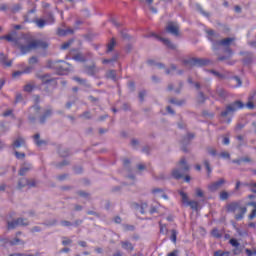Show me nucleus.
<instances>
[{
	"label": "nucleus",
	"mask_w": 256,
	"mask_h": 256,
	"mask_svg": "<svg viewBox=\"0 0 256 256\" xmlns=\"http://www.w3.org/2000/svg\"><path fill=\"white\" fill-rule=\"evenodd\" d=\"M167 256H179V250H173L172 252L168 253Z\"/></svg>",
	"instance_id": "nucleus-58"
},
{
	"label": "nucleus",
	"mask_w": 256,
	"mask_h": 256,
	"mask_svg": "<svg viewBox=\"0 0 256 256\" xmlns=\"http://www.w3.org/2000/svg\"><path fill=\"white\" fill-rule=\"evenodd\" d=\"M67 63L65 61H48L47 67L48 69H55L58 75H67L69 70L65 68Z\"/></svg>",
	"instance_id": "nucleus-6"
},
{
	"label": "nucleus",
	"mask_w": 256,
	"mask_h": 256,
	"mask_svg": "<svg viewBox=\"0 0 256 256\" xmlns=\"http://www.w3.org/2000/svg\"><path fill=\"white\" fill-rule=\"evenodd\" d=\"M232 163H235L236 165H241L243 163V160H242V158L235 159V160H232Z\"/></svg>",
	"instance_id": "nucleus-62"
},
{
	"label": "nucleus",
	"mask_w": 256,
	"mask_h": 256,
	"mask_svg": "<svg viewBox=\"0 0 256 256\" xmlns=\"http://www.w3.org/2000/svg\"><path fill=\"white\" fill-rule=\"evenodd\" d=\"M245 251L247 256H253V251H251V249L247 248Z\"/></svg>",
	"instance_id": "nucleus-64"
},
{
	"label": "nucleus",
	"mask_w": 256,
	"mask_h": 256,
	"mask_svg": "<svg viewBox=\"0 0 256 256\" xmlns=\"http://www.w3.org/2000/svg\"><path fill=\"white\" fill-rule=\"evenodd\" d=\"M158 209H159V206H151L149 210L150 215L157 213Z\"/></svg>",
	"instance_id": "nucleus-46"
},
{
	"label": "nucleus",
	"mask_w": 256,
	"mask_h": 256,
	"mask_svg": "<svg viewBox=\"0 0 256 256\" xmlns=\"http://www.w3.org/2000/svg\"><path fill=\"white\" fill-rule=\"evenodd\" d=\"M15 157L17 159H25V153H20V152L15 151Z\"/></svg>",
	"instance_id": "nucleus-49"
},
{
	"label": "nucleus",
	"mask_w": 256,
	"mask_h": 256,
	"mask_svg": "<svg viewBox=\"0 0 256 256\" xmlns=\"http://www.w3.org/2000/svg\"><path fill=\"white\" fill-rule=\"evenodd\" d=\"M36 77L42 81V85L45 86L46 91H49V89H55V87H57V80L55 78H51L49 74H36Z\"/></svg>",
	"instance_id": "nucleus-7"
},
{
	"label": "nucleus",
	"mask_w": 256,
	"mask_h": 256,
	"mask_svg": "<svg viewBox=\"0 0 256 256\" xmlns=\"http://www.w3.org/2000/svg\"><path fill=\"white\" fill-rule=\"evenodd\" d=\"M135 207L138 211H140V213L142 215H145V213H147V209L149 207V205L147 203H141V204H135Z\"/></svg>",
	"instance_id": "nucleus-20"
},
{
	"label": "nucleus",
	"mask_w": 256,
	"mask_h": 256,
	"mask_svg": "<svg viewBox=\"0 0 256 256\" xmlns=\"http://www.w3.org/2000/svg\"><path fill=\"white\" fill-rule=\"evenodd\" d=\"M0 63L4 67H11V65H13V61L10 60L7 62V56H5V54H3V53L0 54Z\"/></svg>",
	"instance_id": "nucleus-23"
},
{
	"label": "nucleus",
	"mask_w": 256,
	"mask_h": 256,
	"mask_svg": "<svg viewBox=\"0 0 256 256\" xmlns=\"http://www.w3.org/2000/svg\"><path fill=\"white\" fill-rule=\"evenodd\" d=\"M246 187L250 188V191L254 194L248 195L247 199L249 201L246 203V207H254V209L251 211V213L248 216V219L250 221H253L256 217V183H246L244 184Z\"/></svg>",
	"instance_id": "nucleus-4"
},
{
	"label": "nucleus",
	"mask_w": 256,
	"mask_h": 256,
	"mask_svg": "<svg viewBox=\"0 0 256 256\" xmlns=\"http://www.w3.org/2000/svg\"><path fill=\"white\" fill-rule=\"evenodd\" d=\"M73 60H74V61H85V58H84L83 55H81V54H76V55L73 57Z\"/></svg>",
	"instance_id": "nucleus-45"
},
{
	"label": "nucleus",
	"mask_w": 256,
	"mask_h": 256,
	"mask_svg": "<svg viewBox=\"0 0 256 256\" xmlns=\"http://www.w3.org/2000/svg\"><path fill=\"white\" fill-rule=\"evenodd\" d=\"M152 37H155L158 39V41H161L162 43H164L166 45V47H168V49H177V46H175V44L171 43V41H169V39H167V38H161L155 34H152Z\"/></svg>",
	"instance_id": "nucleus-16"
},
{
	"label": "nucleus",
	"mask_w": 256,
	"mask_h": 256,
	"mask_svg": "<svg viewBox=\"0 0 256 256\" xmlns=\"http://www.w3.org/2000/svg\"><path fill=\"white\" fill-rule=\"evenodd\" d=\"M12 147L14 149H19V147H25V139L19 137L13 142Z\"/></svg>",
	"instance_id": "nucleus-21"
},
{
	"label": "nucleus",
	"mask_w": 256,
	"mask_h": 256,
	"mask_svg": "<svg viewBox=\"0 0 256 256\" xmlns=\"http://www.w3.org/2000/svg\"><path fill=\"white\" fill-rule=\"evenodd\" d=\"M172 177H174V179H182L183 174H181L178 169H175L172 171Z\"/></svg>",
	"instance_id": "nucleus-35"
},
{
	"label": "nucleus",
	"mask_w": 256,
	"mask_h": 256,
	"mask_svg": "<svg viewBox=\"0 0 256 256\" xmlns=\"http://www.w3.org/2000/svg\"><path fill=\"white\" fill-rule=\"evenodd\" d=\"M29 65H35L37 63H39V59H37V57L32 56L29 60H28Z\"/></svg>",
	"instance_id": "nucleus-44"
},
{
	"label": "nucleus",
	"mask_w": 256,
	"mask_h": 256,
	"mask_svg": "<svg viewBox=\"0 0 256 256\" xmlns=\"http://www.w3.org/2000/svg\"><path fill=\"white\" fill-rule=\"evenodd\" d=\"M211 235H212V237H215L216 239H221V237H223V235L221 234V232H219V229H217V228H214L211 231Z\"/></svg>",
	"instance_id": "nucleus-31"
},
{
	"label": "nucleus",
	"mask_w": 256,
	"mask_h": 256,
	"mask_svg": "<svg viewBox=\"0 0 256 256\" xmlns=\"http://www.w3.org/2000/svg\"><path fill=\"white\" fill-rule=\"evenodd\" d=\"M233 80L234 81H236V83H237V87H241V79L239 78V77H237V76H235L234 78H233Z\"/></svg>",
	"instance_id": "nucleus-60"
},
{
	"label": "nucleus",
	"mask_w": 256,
	"mask_h": 256,
	"mask_svg": "<svg viewBox=\"0 0 256 256\" xmlns=\"http://www.w3.org/2000/svg\"><path fill=\"white\" fill-rule=\"evenodd\" d=\"M72 33H74L73 29H61V28H59L57 30V35H59V37H65V35H72Z\"/></svg>",
	"instance_id": "nucleus-24"
},
{
	"label": "nucleus",
	"mask_w": 256,
	"mask_h": 256,
	"mask_svg": "<svg viewBox=\"0 0 256 256\" xmlns=\"http://www.w3.org/2000/svg\"><path fill=\"white\" fill-rule=\"evenodd\" d=\"M9 256H33V254L14 253L10 254Z\"/></svg>",
	"instance_id": "nucleus-57"
},
{
	"label": "nucleus",
	"mask_w": 256,
	"mask_h": 256,
	"mask_svg": "<svg viewBox=\"0 0 256 256\" xmlns=\"http://www.w3.org/2000/svg\"><path fill=\"white\" fill-rule=\"evenodd\" d=\"M114 61H117V59L116 58H113V59H103L102 63H103V65H107V63H114Z\"/></svg>",
	"instance_id": "nucleus-50"
},
{
	"label": "nucleus",
	"mask_w": 256,
	"mask_h": 256,
	"mask_svg": "<svg viewBox=\"0 0 256 256\" xmlns=\"http://www.w3.org/2000/svg\"><path fill=\"white\" fill-rule=\"evenodd\" d=\"M34 143L37 145V147H41V145H45V140H41L40 134H35L33 136Z\"/></svg>",
	"instance_id": "nucleus-25"
},
{
	"label": "nucleus",
	"mask_w": 256,
	"mask_h": 256,
	"mask_svg": "<svg viewBox=\"0 0 256 256\" xmlns=\"http://www.w3.org/2000/svg\"><path fill=\"white\" fill-rule=\"evenodd\" d=\"M153 195H157V193H163V189L160 188H154L152 190Z\"/></svg>",
	"instance_id": "nucleus-56"
},
{
	"label": "nucleus",
	"mask_w": 256,
	"mask_h": 256,
	"mask_svg": "<svg viewBox=\"0 0 256 256\" xmlns=\"http://www.w3.org/2000/svg\"><path fill=\"white\" fill-rule=\"evenodd\" d=\"M185 67H205L209 65V60L201 58H190L183 61Z\"/></svg>",
	"instance_id": "nucleus-8"
},
{
	"label": "nucleus",
	"mask_w": 256,
	"mask_h": 256,
	"mask_svg": "<svg viewBox=\"0 0 256 256\" xmlns=\"http://www.w3.org/2000/svg\"><path fill=\"white\" fill-rule=\"evenodd\" d=\"M122 245V249H125L126 251H133L134 247L133 244H131V242L125 241V242H121Z\"/></svg>",
	"instance_id": "nucleus-27"
},
{
	"label": "nucleus",
	"mask_w": 256,
	"mask_h": 256,
	"mask_svg": "<svg viewBox=\"0 0 256 256\" xmlns=\"http://www.w3.org/2000/svg\"><path fill=\"white\" fill-rule=\"evenodd\" d=\"M179 167L183 169V171H189V165H187V160L185 158H182L179 162Z\"/></svg>",
	"instance_id": "nucleus-28"
},
{
	"label": "nucleus",
	"mask_w": 256,
	"mask_h": 256,
	"mask_svg": "<svg viewBox=\"0 0 256 256\" xmlns=\"http://www.w3.org/2000/svg\"><path fill=\"white\" fill-rule=\"evenodd\" d=\"M51 115H53V110L46 109L43 115L40 117V123H45V121H47Z\"/></svg>",
	"instance_id": "nucleus-22"
},
{
	"label": "nucleus",
	"mask_w": 256,
	"mask_h": 256,
	"mask_svg": "<svg viewBox=\"0 0 256 256\" xmlns=\"http://www.w3.org/2000/svg\"><path fill=\"white\" fill-rule=\"evenodd\" d=\"M86 73L88 75H95L97 73V68L95 66H88L86 68Z\"/></svg>",
	"instance_id": "nucleus-32"
},
{
	"label": "nucleus",
	"mask_w": 256,
	"mask_h": 256,
	"mask_svg": "<svg viewBox=\"0 0 256 256\" xmlns=\"http://www.w3.org/2000/svg\"><path fill=\"white\" fill-rule=\"evenodd\" d=\"M241 159H242V163H251V158H249L247 156H245V157H243Z\"/></svg>",
	"instance_id": "nucleus-61"
},
{
	"label": "nucleus",
	"mask_w": 256,
	"mask_h": 256,
	"mask_svg": "<svg viewBox=\"0 0 256 256\" xmlns=\"http://www.w3.org/2000/svg\"><path fill=\"white\" fill-rule=\"evenodd\" d=\"M0 39H5L6 41L13 42L14 47L20 50L22 55H27L35 49H47L49 44L43 40H33L29 35H23L22 37L15 39L13 34H8L0 37Z\"/></svg>",
	"instance_id": "nucleus-1"
},
{
	"label": "nucleus",
	"mask_w": 256,
	"mask_h": 256,
	"mask_svg": "<svg viewBox=\"0 0 256 256\" xmlns=\"http://www.w3.org/2000/svg\"><path fill=\"white\" fill-rule=\"evenodd\" d=\"M220 157H222L223 159H231V154H229V152H222L220 154Z\"/></svg>",
	"instance_id": "nucleus-48"
},
{
	"label": "nucleus",
	"mask_w": 256,
	"mask_h": 256,
	"mask_svg": "<svg viewBox=\"0 0 256 256\" xmlns=\"http://www.w3.org/2000/svg\"><path fill=\"white\" fill-rule=\"evenodd\" d=\"M230 245H232V247H236L235 249H233V254L234 255H241V249H239V241H237V239L232 238L229 240Z\"/></svg>",
	"instance_id": "nucleus-18"
},
{
	"label": "nucleus",
	"mask_w": 256,
	"mask_h": 256,
	"mask_svg": "<svg viewBox=\"0 0 256 256\" xmlns=\"http://www.w3.org/2000/svg\"><path fill=\"white\" fill-rule=\"evenodd\" d=\"M73 80L77 81V83H80V84L87 83V80L81 79L79 77H74Z\"/></svg>",
	"instance_id": "nucleus-52"
},
{
	"label": "nucleus",
	"mask_w": 256,
	"mask_h": 256,
	"mask_svg": "<svg viewBox=\"0 0 256 256\" xmlns=\"http://www.w3.org/2000/svg\"><path fill=\"white\" fill-rule=\"evenodd\" d=\"M204 101H207V98L205 97V94H203V92H200L197 97V102L203 103Z\"/></svg>",
	"instance_id": "nucleus-37"
},
{
	"label": "nucleus",
	"mask_w": 256,
	"mask_h": 256,
	"mask_svg": "<svg viewBox=\"0 0 256 256\" xmlns=\"http://www.w3.org/2000/svg\"><path fill=\"white\" fill-rule=\"evenodd\" d=\"M115 45H116L115 38H112L111 41L107 45V52L111 53V51H113V49H115Z\"/></svg>",
	"instance_id": "nucleus-29"
},
{
	"label": "nucleus",
	"mask_w": 256,
	"mask_h": 256,
	"mask_svg": "<svg viewBox=\"0 0 256 256\" xmlns=\"http://www.w3.org/2000/svg\"><path fill=\"white\" fill-rule=\"evenodd\" d=\"M229 255H231V252L229 251L218 250L214 252V256H229Z\"/></svg>",
	"instance_id": "nucleus-33"
},
{
	"label": "nucleus",
	"mask_w": 256,
	"mask_h": 256,
	"mask_svg": "<svg viewBox=\"0 0 256 256\" xmlns=\"http://www.w3.org/2000/svg\"><path fill=\"white\" fill-rule=\"evenodd\" d=\"M195 192H196V197H200V198L205 197V194L203 193V190L201 188H196Z\"/></svg>",
	"instance_id": "nucleus-43"
},
{
	"label": "nucleus",
	"mask_w": 256,
	"mask_h": 256,
	"mask_svg": "<svg viewBox=\"0 0 256 256\" xmlns=\"http://www.w3.org/2000/svg\"><path fill=\"white\" fill-rule=\"evenodd\" d=\"M246 107L248 109H255V104L252 101L247 102Z\"/></svg>",
	"instance_id": "nucleus-54"
},
{
	"label": "nucleus",
	"mask_w": 256,
	"mask_h": 256,
	"mask_svg": "<svg viewBox=\"0 0 256 256\" xmlns=\"http://www.w3.org/2000/svg\"><path fill=\"white\" fill-rule=\"evenodd\" d=\"M179 195L180 197H182V203H184V205H188L194 211H197V209H199V202L195 200H189V196H187V193L180 191Z\"/></svg>",
	"instance_id": "nucleus-9"
},
{
	"label": "nucleus",
	"mask_w": 256,
	"mask_h": 256,
	"mask_svg": "<svg viewBox=\"0 0 256 256\" xmlns=\"http://www.w3.org/2000/svg\"><path fill=\"white\" fill-rule=\"evenodd\" d=\"M62 227H71V222L64 220L61 222Z\"/></svg>",
	"instance_id": "nucleus-55"
},
{
	"label": "nucleus",
	"mask_w": 256,
	"mask_h": 256,
	"mask_svg": "<svg viewBox=\"0 0 256 256\" xmlns=\"http://www.w3.org/2000/svg\"><path fill=\"white\" fill-rule=\"evenodd\" d=\"M20 101H23V95L17 94V95H16L15 103H19Z\"/></svg>",
	"instance_id": "nucleus-59"
},
{
	"label": "nucleus",
	"mask_w": 256,
	"mask_h": 256,
	"mask_svg": "<svg viewBox=\"0 0 256 256\" xmlns=\"http://www.w3.org/2000/svg\"><path fill=\"white\" fill-rule=\"evenodd\" d=\"M206 151L208 155H211L212 157H215V155H217V150H215V148L208 147Z\"/></svg>",
	"instance_id": "nucleus-39"
},
{
	"label": "nucleus",
	"mask_w": 256,
	"mask_h": 256,
	"mask_svg": "<svg viewBox=\"0 0 256 256\" xmlns=\"http://www.w3.org/2000/svg\"><path fill=\"white\" fill-rule=\"evenodd\" d=\"M17 11H21V5L17 4L12 8V13H17Z\"/></svg>",
	"instance_id": "nucleus-53"
},
{
	"label": "nucleus",
	"mask_w": 256,
	"mask_h": 256,
	"mask_svg": "<svg viewBox=\"0 0 256 256\" xmlns=\"http://www.w3.org/2000/svg\"><path fill=\"white\" fill-rule=\"evenodd\" d=\"M178 234H179V232H177V230H175V229L171 230L170 240L172 241V243H174V244L177 243V235Z\"/></svg>",
	"instance_id": "nucleus-30"
},
{
	"label": "nucleus",
	"mask_w": 256,
	"mask_h": 256,
	"mask_svg": "<svg viewBox=\"0 0 256 256\" xmlns=\"http://www.w3.org/2000/svg\"><path fill=\"white\" fill-rule=\"evenodd\" d=\"M33 110V112L35 113V115H39V113H41V106L39 105H34L32 108H30Z\"/></svg>",
	"instance_id": "nucleus-42"
},
{
	"label": "nucleus",
	"mask_w": 256,
	"mask_h": 256,
	"mask_svg": "<svg viewBox=\"0 0 256 256\" xmlns=\"http://www.w3.org/2000/svg\"><path fill=\"white\" fill-rule=\"evenodd\" d=\"M33 89H35V86L32 84H27L24 86V91L26 93H31V91H33Z\"/></svg>",
	"instance_id": "nucleus-40"
},
{
	"label": "nucleus",
	"mask_w": 256,
	"mask_h": 256,
	"mask_svg": "<svg viewBox=\"0 0 256 256\" xmlns=\"http://www.w3.org/2000/svg\"><path fill=\"white\" fill-rule=\"evenodd\" d=\"M21 225L22 226L29 225V222L26 219L18 218L17 220L8 222V229H15L16 227H19Z\"/></svg>",
	"instance_id": "nucleus-12"
},
{
	"label": "nucleus",
	"mask_w": 256,
	"mask_h": 256,
	"mask_svg": "<svg viewBox=\"0 0 256 256\" xmlns=\"http://www.w3.org/2000/svg\"><path fill=\"white\" fill-rule=\"evenodd\" d=\"M159 225H160V233H162V235H166V233H167V225H165V224H163V223H159Z\"/></svg>",
	"instance_id": "nucleus-38"
},
{
	"label": "nucleus",
	"mask_w": 256,
	"mask_h": 256,
	"mask_svg": "<svg viewBox=\"0 0 256 256\" xmlns=\"http://www.w3.org/2000/svg\"><path fill=\"white\" fill-rule=\"evenodd\" d=\"M206 90L211 95V97H213V99H216V101H225L227 99V91L223 89H217L215 93H212L211 88L207 86Z\"/></svg>",
	"instance_id": "nucleus-10"
},
{
	"label": "nucleus",
	"mask_w": 256,
	"mask_h": 256,
	"mask_svg": "<svg viewBox=\"0 0 256 256\" xmlns=\"http://www.w3.org/2000/svg\"><path fill=\"white\" fill-rule=\"evenodd\" d=\"M19 245L21 243V240L19 238H15L14 240H9L7 238H0V245Z\"/></svg>",
	"instance_id": "nucleus-17"
},
{
	"label": "nucleus",
	"mask_w": 256,
	"mask_h": 256,
	"mask_svg": "<svg viewBox=\"0 0 256 256\" xmlns=\"http://www.w3.org/2000/svg\"><path fill=\"white\" fill-rule=\"evenodd\" d=\"M35 180L29 181L27 178H21L18 182V189H23V187H35Z\"/></svg>",
	"instance_id": "nucleus-15"
},
{
	"label": "nucleus",
	"mask_w": 256,
	"mask_h": 256,
	"mask_svg": "<svg viewBox=\"0 0 256 256\" xmlns=\"http://www.w3.org/2000/svg\"><path fill=\"white\" fill-rule=\"evenodd\" d=\"M225 183H227V181H225V179L221 178L218 181L210 184L208 186V189H209V191L214 193V191H218V189H221V187H223V185H225Z\"/></svg>",
	"instance_id": "nucleus-13"
},
{
	"label": "nucleus",
	"mask_w": 256,
	"mask_h": 256,
	"mask_svg": "<svg viewBox=\"0 0 256 256\" xmlns=\"http://www.w3.org/2000/svg\"><path fill=\"white\" fill-rule=\"evenodd\" d=\"M71 243H73V241L69 238H64L62 241V245H71Z\"/></svg>",
	"instance_id": "nucleus-51"
},
{
	"label": "nucleus",
	"mask_w": 256,
	"mask_h": 256,
	"mask_svg": "<svg viewBox=\"0 0 256 256\" xmlns=\"http://www.w3.org/2000/svg\"><path fill=\"white\" fill-rule=\"evenodd\" d=\"M107 79H112V81H117V72L115 70H109L106 73Z\"/></svg>",
	"instance_id": "nucleus-26"
},
{
	"label": "nucleus",
	"mask_w": 256,
	"mask_h": 256,
	"mask_svg": "<svg viewBox=\"0 0 256 256\" xmlns=\"http://www.w3.org/2000/svg\"><path fill=\"white\" fill-rule=\"evenodd\" d=\"M227 199H229V193L227 191H222L220 193V200L227 201Z\"/></svg>",
	"instance_id": "nucleus-36"
},
{
	"label": "nucleus",
	"mask_w": 256,
	"mask_h": 256,
	"mask_svg": "<svg viewBox=\"0 0 256 256\" xmlns=\"http://www.w3.org/2000/svg\"><path fill=\"white\" fill-rule=\"evenodd\" d=\"M34 23L36 24V26L39 29H43L45 27V25H53L55 23V18L53 17V14H49L48 15V19H42V18H38L36 20H34Z\"/></svg>",
	"instance_id": "nucleus-11"
},
{
	"label": "nucleus",
	"mask_w": 256,
	"mask_h": 256,
	"mask_svg": "<svg viewBox=\"0 0 256 256\" xmlns=\"http://www.w3.org/2000/svg\"><path fill=\"white\" fill-rule=\"evenodd\" d=\"M33 71V67L28 66L23 71H16L12 74L13 77H21V75L29 74Z\"/></svg>",
	"instance_id": "nucleus-19"
},
{
	"label": "nucleus",
	"mask_w": 256,
	"mask_h": 256,
	"mask_svg": "<svg viewBox=\"0 0 256 256\" xmlns=\"http://www.w3.org/2000/svg\"><path fill=\"white\" fill-rule=\"evenodd\" d=\"M245 104L241 100L234 101L226 106V109L221 112V117H227L228 115H233V113L239 111V109H244Z\"/></svg>",
	"instance_id": "nucleus-5"
},
{
	"label": "nucleus",
	"mask_w": 256,
	"mask_h": 256,
	"mask_svg": "<svg viewBox=\"0 0 256 256\" xmlns=\"http://www.w3.org/2000/svg\"><path fill=\"white\" fill-rule=\"evenodd\" d=\"M145 95H146V92L145 91H142L139 93V99L140 101H143V99H145Z\"/></svg>",
	"instance_id": "nucleus-63"
},
{
	"label": "nucleus",
	"mask_w": 256,
	"mask_h": 256,
	"mask_svg": "<svg viewBox=\"0 0 256 256\" xmlns=\"http://www.w3.org/2000/svg\"><path fill=\"white\" fill-rule=\"evenodd\" d=\"M74 41H75V40L70 39V40H68L67 42L63 43V44L61 45V49H63V50L68 49L69 47H71V45H73V42H74Z\"/></svg>",
	"instance_id": "nucleus-34"
},
{
	"label": "nucleus",
	"mask_w": 256,
	"mask_h": 256,
	"mask_svg": "<svg viewBox=\"0 0 256 256\" xmlns=\"http://www.w3.org/2000/svg\"><path fill=\"white\" fill-rule=\"evenodd\" d=\"M228 213H235L234 219L236 221H243L247 213V207L242 206L240 202H231L226 206Z\"/></svg>",
	"instance_id": "nucleus-3"
},
{
	"label": "nucleus",
	"mask_w": 256,
	"mask_h": 256,
	"mask_svg": "<svg viewBox=\"0 0 256 256\" xmlns=\"http://www.w3.org/2000/svg\"><path fill=\"white\" fill-rule=\"evenodd\" d=\"M204 166L206 168L208 175H211L212 169H211V165L209 164V160L204 161Z\"/></svg>",
	"instance_id": "nucleus-41"
},
{
	"label": "nucleus",
	"mask_w": 256,
	"mask_h": 256,
	"mask_svg": "<svg viewBox=\"0 0 256 256\" xmlns=\"http://www.w3.org/2000/svg\"><path fill=\"white\" fill-rule=\"evenodd\" d=\"M166 31L168 33H171V35H175L178 37L179 35V26L175 24V22H168V25L166 27Z\"/></svg>",
	"instance_id": "nucleus-14"
},
{
	"label": "nucleus",
	"mask_w": 256,
	"mask_h": 256,
	"mask_svg": "<svg viewBox=\"0 0 256 256\" xmlns=\"http://www.w3.org/2000/svg\"><path fill=\"white\" fill-rule=\"evenodd\" d=\"M207 35L209 41L212 42V49L213 51H217L219 47H225L224 53H226V56H220L218 58V61H226V59H229L230 57H233V50L230 48L233 41H235V38H224L222 40L219 39V34H217L213 30H207Z\"/></svg>",
	"instance_id": "nucleus-2"
},
{
	"label": "nucleus",
	"mask_w": 256,
	"mask_h": 256,
	"mask_svg": "<svg viewBox=\"0 0 256 256\" xmlns=\"http://www.w3.org/2000/svg\"><path fill=\"white\" fill-rule=\"evenodd\" d=\"M29 169H31V167L21 168L19 171V175H21V176L25 175V173H27V171H29Z\"/></svg>",
	"instance_id": "nucleus-47"
}]
</instances>
